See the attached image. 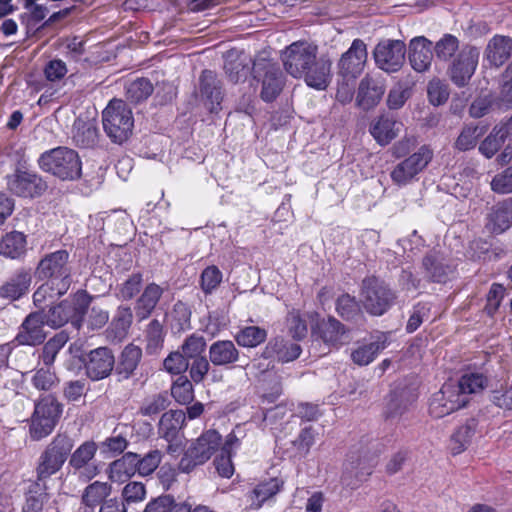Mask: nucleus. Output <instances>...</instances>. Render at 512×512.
<instances>
[{
  "label": "nucleus",
  "instance_id": "1",
  "mask_svg": "<svg viewBox=\"0 0 512 512\" xmlns=\"http://www.w3.org/2000/svg\"><path fill=\"white\" fill-rule=\"evenodd\" d=\"M91 297L86 291H78L70 301L65 299L56 305H50L48 310H38L42 312L46 325L57 329L64 326L69 321L76 328L83 326V316L88 312Z\"/></svg>",
  "mask_w": 512,
  "mask_h": 512
},
{
  "label": "nucleus",
  "instance_id": "2",
  "mask_svg": "<svg viewBox=\"0 0 512 512\" xmlns=\"http://www.w3.org/2000/svg\"><path fill=\"white\" fill-rule=\"evenodd\" d=\"M102 124L107 137L115 144H122L132 135V110L123 100L112 99L102 112Z\"/></svg>",
  "mask_w": 512,
  "mask_h": 512
},
{
  "label": "nucleus",
  "instance_id": "3",
  "mask_svg": "<svg viewBox=\"0 0 512 512\" xmlns=\"http://www.w3.org/2000/svg\"><path fill=\"white\" fill-rule=\"evenodd\" d=\"M39 165L45 172L62 180H75L81 176V161L73 149L57 147L43 153Z\"/></svg>",
  "mask_w": 512,
  "mask_h": 512
},
{
  "label": "nucleus",
  "instance_id": "4",
  "mask_svg": "<svg viewBox=\"0 0 512 512\" xmlns=\"http://www.w3.org/2000/svg\"><path fill=\"white\" fill-rule=\"evenodd\" d=\"M62 412V404L53 395H46L36 402L29 428L32 440L38 441L50 435Z\"/></svg>",
  "mask_w": 512,
  "mask_h": 512
},
{
  "label": "nucleus",
  "instance_id": "5",
  "mask_svg": "<svg viewBox=\"0 0 512 512\" xmlns=\"http://www.w3.org/2000/svg\"><path fill=\"white\" fill-rule=\"evenodd\" d=\"M395 299V293L378 278L370 277L363 280L361 301L369 314L383 315L392 307Z\"/></svg>",
  "mask_w": 512,
  "mask_h": 512
},
{
  "label": "nucleus",
  "instance_id": "6",
  "mask_svg": "<svg viewBox=\"0 0 512 512\" xmlns=\"http://www.w3.org/2000/svg\"><path fill=\"white\" fill-rule=\"evenodd\" d=\"M221 435L216 430H207L186 450L179 462V470L189 473L196 466L204 464L219 449Z\"/></svg>",
  "mask_w": 512,
  "mask_h": 512
},
{
  "label": "nucleus",
  "instance_id": "7",
  "mask_svg": "<svg viewBox=\"0 0 512 512\" xmlns=\"http://www.w3.org/2000/svg\"><path fill=\"white\" fill-rule=\"evenodd\" d=\"M253 77L261 81L260 97L265 102L274 101L284 86V77L279 66L265 57L253 61Z\"/></svg>",
  "mask_w": 512,
  "mask_h": 512
},
{
  "label": "nucleus",
  "instance_id": "8",
  "mask_svg": "<svg viewBox=\"0 0 512 512\" xmlns=\"http://www.w3.org/2000/svg\"><path fill=\"white\" fill-rule=\"evenodd\" d=\"M69 254L66 250H58L47 254L40 260L35 270L39 280H53L60 289L71 285V271L68 265Z\"/></svg>",
  "mask_w": 512,
  "mask_h": 512
},
{
  "label": "nucleus",
  "instance_id": "9",
  "mask_svg": "<svg viewBox=\"0 0 512 512\" xmlns=\"http://www.w3.org/2000/svg\"><path fill=\"white\" fill-rule=\"evenodd\" d=\"M98 445L92 440L84 441L73 452L71 451L68 468L82 482H88L100 473L95 456Z\"/></svg>",
  "mask_w": 512,
  "mask_h": 512
},
{
  "label": "nucleus",
  "instance_id": "10",
  "mask_svg": "<svg viewBox=\"0 0 512 512\" xmlns=\"http://www.w3.org/2000/svg\"><path fill=\"white\" fill-rule=\"evenodd\" d=\"M416 388L406 383H397L387 397L383 411L385 420L400 422L417 400Z\"/></svg>",
  "mask_w": 512,
  "mask_h": 512
},
{
  "label": "nucleus",
  "instance_id": "11",
  "mask_svg": "<svg viewBox=\"0 0 512 512\" xmlns=\"http://www.w3.org/2000/svg\"><path fill=\"white\" fill-rule=\"evenodd\" d=\"M433 152L427 146H421L403 161L399 162L391 171L390 177L394 184L405 186L411 183L431 162Z\"/></svg>",
  "mask_w": 512,
  "mask_h": 512
},
{
  "label": "nucleus",
  "instance_id": "12",
  "mask_svg": "<svg viewBox=\"0 0 512 512\" xmlns=\"http://www.w3.org/2000/svg\"><path fill=\"white\" fill-rule=\"evenodd\" d=\"M317 46L307 42H294L282 53L284 68L294 78H302L308 65L313 64L317 56Z\"/></svg>",
  "mask_w": 512,
  "mask_h": 512
},
{
  "label": "nucleus",
  "instance_id": "13",
  "mask_svg": "<svg viewBox=\"0 0 512 512\" xmlns=\"http://www.w3.org/2000/svg\"><path fill=\"white\" fill-rule=\"evenodd\" d=\"M406 52L407 48L403 41L384 39L375 46L373 57L379 69L387 73H395L402 68Z\"/></svg>",
  "mask_w": 512,
  "mask_h": 512
},
{
  "label": "nucleus",
  "instance_id": "14",
  "mask_svg": "<svg viewBox=\"0 0 512 512\" xmlns=\"http://www.w3.org/2000/svg\"><path fill=\"white\" fill-rule=\"evenodd\" d=\"M480 57L479 48L464 45L453 59L448 72L451 81L458 87L466 86L474 75Z\"/></svg>",
  "mask_w": 512,
  "mask_h": 512
},
{
  "label": "nucleus",
  "instance_id": "15",
  "mask_svg": "<svg viewBox=\"0 0 512 512\" xmlns=\"http://www.w3.org/2000/svg\"><path fill=\"white\" fill-rule=\"evenodd\" d=\"M466 406L464 396L454 382L443 384L441 389L434 393L429 403V413L434 418H442Z\"/></svg>",
  "mask_w": 512,
  "mask_h": 512
},
{
  "label": "nucleus",
  "instance_id": "16",
  "mask_svg": "<svg viewBox=\"0 0 512 512\" xmlns=\"http://www.w3.org/2000/svg\"><path fill=\"white\" fill-rule=\"evenodd\" d=\"M85 373L92 381H99L108 377L115 365L112 351L107 347H98L83 355Z\"/></svg>",
  "mask_w": 512,
  "mask_h": 512
},
{
  "label": "nucleus",
  "instance_id": "17",
  "mask_svg": "<svg viewBox=\"0 0 512 512\" xmlns=\"http://www.w3.org/2000/svg\"><path fill=\"white\" fill-rule=\"evenodd\" d=\"M367 58V45L361 39H354L337 63L338 73L344 78H357L363 72Z\"/></svg>",
  "mask_w": 512,
  "mask_h": 512
},
{
  "label": "nucleus",
  "instance_id": "18",
  "mask_svg": "<svg viewBox=\"0 0 512 512\" xmlns=\"http://www.w3.org/2000/svg\"><path fill=\"white\" fill-rule=\"evenodd\" d=\"M9 190L24 198H34L42 195L47 189V184L36 173L27 170H17L8 177Z\"/></svg>",
  "mask_w": 512,
  "mask_h": 512
},
{
  "label": "nucleus",
  "instance_id": "19",
  "mask_svg": "<svg viewBox=\"0 0 512 512\" xmlns=\"http://www.w3.org/2000/svg\"><path fill=\"white\" fill-rule=\"evenodd\" d=\"M43 317L42 312L36 311L25 318L16 336L20 345L36 346L44 342L47 335L44 331L46 321Z\"/></svg>",
  "mask_w": 512,
  "mask_h": 512
},
{
  "label": "nucleus",
  "instance_id": "20",
  "mask_svg": "<svg viewBox=\"0 0 512 512\" xmlns=\"http://www.w3.org/2000/svg\"><path fill=\"white\" fill-rule=\"evenodd\" d=\"M408 59L413 70L419 73L429 70L432 60V41L425 36H417L410 40Z\"/></svg>",
  "mask_w": 512,
  "mask_h": 512
},
{
  "label": "nucleus",
  "instance_id": "21",
  "mask_svg": "<svg viewBox=\"0 0 512 512\" xmlns=\"http://www.w3.org/2000/svg\"><path fill=\"white\" fill-rule=\"evenodd\" d=\"M401 128V122L394 116L384 113L372 120L369 132L379 145L386 146L398 136Z\"/></svg>",
  "mask_w": 512,
  "mask_h": 512
},
{
  "label": "nucleus",
  "instance_id": "22",
  "mask_svg": "<svg viewBox=\"0 0 512 512\" xmlns=\"http://www.w3.org/2000/svg\"><path fill=\"white\" fill-rule=\"evenodd\" d=\"M302 77L305 83L316 90H325L331 81V61L325 56L315 57Z\"/></svg>",
  "mask_w": 512,
  "mask_h": 512
},
{
  "label": "nucleus",
  "instance_id": "23",
  "mask_svg": "<svg viewBox=\"0 0 512 512\" xmlns=\"http://www.w3.org/2000/svg\"><path fill=\"white\" fill-rule=\"evenodd\" d=\"M200 93L210 112H217L223 99L221 82L211 70H204L200 76Z\"/></svg>",
  "mask_w": 512,
  "mask_h": 512
},
{
  "label": "nucleus",
  "instance_id": "24",
  "mask_svg": "<svg viewBox=\"0 0 512 512\" xmlns=\"http://www.w3.org/2000/svg\"><path fill=\"white\" fill-rule=\"evenodd\" d=\"M384 92L385 88L380 81L365 76L359 83L357 105L363 110H370L380 102Z\"/></svg>",
  "mask_w": 512,
  "mask_h": 512
},
{
  "label": "nucleus",
  "instance_id": "25",
  "mask_svg": "<svg viewBox=\"0 0 512 512\" xmlns=\"http://www.w3.org/2000/svg\"><path fill=\"white\" fill-rule=\"evenodd\" d=\"M208 355L214 366H231L240 358L239 350L231 340L213 342L209 347Z\"/></svg>",
  "mask_w": 512,
  "mask_h": 512
},
{
  "label": "nucleus",
  "instance_id": "26",
  "mask_svg": "<svg viewBox=\"0 0 512 512\" xmlns=\"http://www.w3.org/2000/svg\"><path fill=\"white\" fill-rule=\"evenodd\" d=\"M186 413L183 410H169L162 414L158 424V434L166 441L178 438L184 427Z\"/></svg>",
  "mask_w": 512,
  "mask_h": 512
},
{
  "label": "nucleus",
  "instance_id": "27",
  "mask_svg": "<svg viewBox=\"0 0 512 512\" xmlns=\"http://www.w3.org/2000/svg\"><path fill=\"white\" fill-rule=\"evenodd\" d=\"M301 347L299 344L274 338L266 345L263 355L266 358H276L280 362H290L299 357Z\"/></svg>",
  "mask_w": 512,
  "mask_h": 512
},
{
  "label": "nucleus",
  "instance_id": "28",
  "mask_svg": "<svg viewBox=\"0 0 512 512\" xmlns=\"http://www.w3.org/2000/svg\"><path fill=\"white\" fill-rule=\"evenodd\" d=\"M512 226V198H508L493 207L488 216V229L496 234L508 230Z\"/></svg>",
  "mask_w": 512,
  "mask_h": 512
},
{
  "label": "nucleus",
  "instance_id": "29",
  "mask_svg": "<svg viewBox=\"0 0 512 512\" xmlns=\"http://www.w3.org/2000/svg\"><path fill=\"white\" fill-rule=\"evenodd\" d=\"M136 453L127 452L109 465L108 477L112 482L124 483L138 473Z\"/></svg>",
  "mask_w": 512,
  "mask_h": 512
},
{
  "label": "nucleus",
  "instance_id": "30",
  "mask_svg": "<svg viewBox=\"0 0 512 512\" xmlns=\"http://www.w3.org/2000/svg\"><path fill=\"white\" fill-rule=\"evenodd\" d=\"M388 345V336L385 333H378L375 340L359 346L351 353V359L359 366H366L370 364Z\"/></svg>",
  "mask_w": 512,
  "mask_h": 512
},
{
  "label": "nucleus",
  "instance_id": "31",
  "mask_svg": "<svg viewBox=\"0 0 512 512\" xmlns=\"http://www.w3.org/2000/svg\"><path fill=\"white\" fill-rule=\"evenodd\" d=\"M512 52V38L495 35L487 44L485 55L490 64L499 67L503 65Z\"/></svg>",
  "mask_w": 512,
  "mask_h": 512
},
{
  "label": "nucleus",
  "instance_id": "32",
  "mask_svg": "<svg viewBox=\"0 0 512 512\" xmlns=\"http://www.w3.org/2000/svg\"><path fill=\"white\" fill-rule=\"evenodd\" d=\"M422 265L427 277L435 282H445L452 272V267L448 264L447 259L437 251L428 253L423 258Z\"/></svg>",
  "mask_w": 512,
  "mask_h": 512
},
{
  "label": "nucleus",
  "instance_id": "33",
  "mask_svg": "<svg viewBox=\"0 0 512 512\" xmlns=\"http://www.w3.org/2000/svg\"><path fill=\"white\" fill-rule=\"evenodd\" d=\"M50 499L46 483L30 482L25 492L22 512H43Z\"/></svg>",
  "mask_w": 512,
  "mask_h": 512
},
{
  "label": "nucleus",
  "instance_id": "34",
  "mask_svg": "<svg viewBox=\"0 0 512 512\" xmlns=\"http://www.w3.org/2000/svg\"><path fill=\"white\" fill-rule=\"evenodd\" d=\"M163 294V289L155 284H148L136 301L135 313L139 320L148 318Z\"/></svg>",
  "mask_w": 512,
  "mask_h": 512
},
{
  "label": "nucleus",
  "instance_id": "35",
  "mask_svg": "<svg viewBox=\"0 0 512 512\" xmlns=\"http://www.w3.org/2000/svg\"><path fill=\"white\" fill-rule=\"evenodd\" d=\"M318 330L324 343L329 346L339 347L347 342L348 337L344 325L333 317L320 322Z\"/></svg>",
  "mask_w": 512,
  "mask_h": 512
},
{
  "label": "nucleus",
  "instance_id": "36",
  "mask_svg": "<svg viewBox=\"0 0 512 512\" xmlns=\"http://www.w3.org/2000/svg\"><path fill=\"white\" fill-rule=\"evenodd\" d=\"M31 280V275L28 271H17L16 274L0 288V296L11 300L19 299L28 291Z\"/></svg>",
  "mask_w": 512,
  "mask_h": 512
},
{
  "label": "nucleus",
  "instance_id": "37",
  "mask_svg": "<svg viewBox=\"0 0 512 512\" xmlns=\"http://www.w3.org/2000/svg\"><path fill=\"white\" fill-rule=\"evenodd\" d=\"M70 286L65 285L64 289H60L57 282L53 280H45L33 294V303L36 307L45 309L44 306L52 304L55 300L67 293Z\"/></svg>",
  "mask_w": 512,
  "mask_h": 512
},
{
  "label": "nucleus",
  "instance_id": "38",
  "mask_svg": "<svg viewBox=\"0 0 512 512\" xmlns=\"http://www.w3.org/2000/svg\"><path fill=\"white\" fill-rule=\"evenodd\" d=\"M141 357L142 350L140 347L134 344L127 345L119 357L117 373L124 379L130 378L138 367Z\"/></svg>",
  "mask_w": 512,
  "mask_h": 512
},
{
  "label": "nucleus",
  "instance_id": "39",
  "mask_svg": "<svg viewBox=\"0 0 512 512\" xmlns=\"http://www.w3.org/2000/svg\"><path fill=\"white\" fill-rule=\"evenodd\" d=\"M112 486L107 482L94 481L85 487L82 493L81 501L86 508L91 511L98 506L102 505L105 499L111 494Z\"/></svg>",
  "mask_w": 512,
  "mask_h": 512
},
{
  "label": "nucleus",
  "instance_id": "40",
  "mask_svg": "<svg viewBox=\"0 0 512 512\" xmlns=\"http://www.w3.org/2000/svg\"><path fill=\"white\" fill-rule=\"evenodd\" d=\"M143 512H191V504L178 502L172 495L165 494L150 500Z\"/></svg>",
  "mask_w": 512,
  "mask_h": 512
},
{
  "label": "nucleus",
  "instance_id": "41",
  "mask_svg": "<svg viewBox=\"0 0 512 512\" xmlns=\"http://www.w3.org/2000/svg\"><path fill=\"white\" fill-rule=\"evenodd\" d=\"M26 252V237L22 232L12 231L2 237L0 254L11 259H17Z\"/></svg>",
  "mask_w": 512,
  "mask_h": 512
},
{
  "label": "nucleus",
  "instance_id": "42",
  "mask_svg": "<svg viewBox=\"0 0 512 512\" xmlns=\"http://www.w3.org/2000/svg\"><path fill=\"white\" fill-rule=\"evenodd\" d=\"M253 64L251 58L242 54L235 59H227L224 65L225 73L233 83L245 81L253 73L250 64Z\"/></svg>",
  "mask_w": 512,
  "mask_h": 512
},
{
  "label": "nucleus",
  "instance_id": "43",
  "mask_svg": "<svg viewBox=\"0 0 512 512\" xmlns=\"http://www.w3.org/2000/svg\"><path fill=\"white\" fill-rule=\"evenodd\" d=\"M281 484L277 478H271L265 482L259 483L248 495L250 507L259 509L263 503L280 491Z\"/></svg>",
  "mask_w": 512,
  "mask_h": 512
},
{
  "label": "nucleus",
  "instance_id": "44",
  "mask_svg": "<svg viewBox=\"0 0 512 512\" xmlns=\"http://www.w3.org/2000/svg\"><path fill=\"white\" fill-rule=\"evenodd\" d=\"M488 383L487 377L482 373H465L454 385L459 389V393L464 396L466 404L469 401V395L481 392Z\"/></svg>",
  "mask_w": 512,
  "mask_h": 512
},
{
  "label": "nucleus",
  "instance_id": "45",
  "mask_svg": "<svg viewBox=\"0 0 512 512\" xmlns=\"http://www.w3.org/2000/svg\"><path fill=\"white\" fill-rule=\"evenodd\" d=\"M63 465L64 462L44 450L38 459L34 482L46 483L47 479L59 472Z\"/></svg>",
  "mask_w": 512,
  "mask_h": 512
},
{
  "label": "nucleus",
  "instance_id": "46",
  "mask_svg": "<svg viewBox=\"0 0 512 512\" xmlns=\"http://www.w3.org/2000/svg\"><path fill=\"white\" fill-rule=\"evenodd\" d=\"M73 140L79 147H92L97 143L98 129L90 122L76 121L74 124Z\"/></svg>",
  "mask_w": 512,
  "mask_h": 512
},
{
  "label": "nucleus",
  "instance_id": "47",
  "mask_svg": "<svg viewBox=\"0 0 512 512\" xmlns=\"http://www.w3.org/2000/svg\"><path fill=\"white\" fill-rule=\"evenodd\" d=\"M74 447V440L66 433H58L44 450L57 457L62 462H66Z\"/></svg>",
  "mask_w": 512,
  "mask_h": 512
},
{
  "label": "nucleus",
  "instance_id": "48",
  "mask_svg": "<svg viewBox=\"0 0 512 512\" xmlns=\"http://www.w3.org/2000/svg\"><path fill=\"white\" fill-rule=\"evenodd\" d=\"M267 332L258 326H246L235 335V341L239 346L253 348L266 340Z\"/></svg>",
  "mask_w": 512,
  "mask_h": 512
},
{
  "label": "nucleus",
  "instance_id": "49",
  "mask_svg": "<svg viewBox=\"0 0 512 512\" xmlns=\"http://www.w3.org/2000/svg\"><path fill=\"white\" fill-rule=\"evenodd\" d=\"M360 464V462L355 464L354 461H349L345 464L341 480L343 484L351 489L357 488L359 484L365 481L372 472L370 467L359 468Z\"/></svg>",
  "mask_w": 512,
  "mask_h": 512
},
{
  "label": "nucleus",
  "instance_id": "50",
  "mask_svg": "<svg viewBox=\"0 0 512 512\" xmlns=\"http://www.w3.org/2000/svg\"><path fill=\"white\" fill-rule=\"evenodd\" d=\"M434 53L440 61H450L459 50V40L456 36L446 33L433 46Z\"/></svg>",
  "mask_w": 512,
  "mask_h": 512
},
{
  "label": "nucleus",
  "instance_id": "51",
  "mask_svg": "<svg viewBox=\"0 0 512 512\" xmlns=\"http://www.w3.org/2000/svg\"><path fill=\"white\" fill-rule=\"evenodd\" d=\"M153 92V85L147 78H138L126 86V97L132 103L146 100Z\"/></svg>",
  "mask_w": 512,
  "mask_h": 512
},
{
  "label": "nucleus",
  "instance_id": "52",
  "mask_svg": "<svg viewBox=\"0 0 512 512\" xmlns=\"http://www.w3.org/2000/svg\"><path fill=\"white\" fill-rule=\"evenodd\" d=\"M476 427V421L474 419H469L454 432L452 435V442L455 446L452 447V450L455 454L461 453L470 443L476 431Z\"/></svg>",
  "mask_w": 512,
  "mask_h": 512
},
{
  "label": "nucleus",
  "instance_id": "53",
  "mask_svg": "<svg viewBox=\"0 0 512 512\" xmlns=\"http://www.w3.org/2000/svg\"><path fill=\"white\" fill-rule=\"evenodd\" d=\"M68 341V336L61 332L56 334L53 338L48 340L42 349L41 360L45 367L51 368L53 365L57 354L64 347L66 342Z\"/></svg>",
  "mask_w": 512,
  "mask_h": 512
},
{
  "label": "nucleus",
  "instance_id": "54",
  "mask_svg": "<svg viewBox=\"0 0 512 512\" xmlns=\"http://www.w3.org/2000/svg\"><path fill=\"white\" fill-rule=\"evenodd\" d=\"M223 274L216 265L207 266L200 275V288L205 295L212 294L221 284Z\"/></svg>",
  "mask_w": 512,
  "mask_h": 512
},
{
  "label": "nucleus",
  "instance_id": "55",
  "mask_svg": "<svg viewBox=\"0 0 512 512\" xmlns=\"http://www.w3.org/2000/svg\"><path fill=\"white\" fill-rule=\"evenodd\" d=\"M484 133V127L465 126L455 142V147L460 151L470 150L476 146L478 139Z\"/></svg>",
  "mask_w": 512,
  "mask_h": 512
},
{
  "label": "nucleus",
  "instance_id": "56",
  "mask_svg": "<svg viewBox=\"0 0 512 512\" xmlns=\"http://www.w3.org/2000/svg\"><path fill=\"white\" fill-rule=\"evenodd\" d=\"M169 404L170 399L167 393L155 394L143 401L139 413L143 416H154L165 410Z\"/></svg>",
  "mask_w": 512,
  "mask_h": 512
},
{
  "label": "nucleus",
  "instance_id": "57",
  "mask_svg": "<svg viewBox=\"0 0 512 512\" xmlns=\"http://www.w3.org/2000/svg\"><path fill=\"white\" fill-rule=\"evenodd\" d=\"M24 8L26 12L21 14L20 19L22 24L26 25L29 30L36 29L49 12L47 6L42 4H32Z\"/></svg>",
  "mask_w": 512,
  "mask_h": 512
},
{
  "label": "nucleus",
  "instance_id": "58",
  "mask_svg": "<svg viewBox=\"0 0 512 512\" xmlns=\"http://www.w3.org/2000/svg\"><path fill=\"white\" fill-rule=\"evenodd\" d=\"M133 320V313L130 307H118L115 317L111 322V327L115 331V337L123 338L130 328Z\"/></svg>",
  "mask_w": 512,
  "mask_h": 512
},
{
  "label": "nucleus",
  "instance_id": "59",
  "mask_svg": "<svg viewBox=\"0 0 512 512\" xmlns=\"http://www.w3.org/2000/svg\"><path fill=\"white\" fill-rule=\"evenodd\" d=\"M162 460V452L160 450H151L143 457L136 453V465L138 473L141 476L152 474L159 466Z\"/></svg>",
  "mask_w": 512,
  "mask_h": 512
},
{
  "label": "nucleus",
  "instance_id": "60",
  "mask_svg": "<svg viewBox=\"0 0 512 512\" xmlns=\"http://www.w3.org/2000/svg\"><path fill=\"white\" fill-rule=\"evenodd\" d=\"M191 380L186 376H180L171 387V395L180 404H188L194 398Z\"/></svg>",
  "mask_w": 512,
  "mask_h": 512
},
{
  "label": "nucleus",
  "instance_id": "61",
  "mask_svg": "<svg viewBox=\"0 0 512 512\" xmlns=\"http://www.w3.org/2000/svg\"><path fill=\"white\" fill-rule=\"evenodd\" d=\"M289 334L296 340L303 339L308 332L306 319L298 310H291L286 318Z\"/></svg>",
  "mask_w": 512,
  "mask_h": 512
},
{
  "label": "nucleus",
  "instance_id": "62",
  "mask_svg": "<svg viewBox=\"0 0 512 512\" xmlns=\"http://www.w3.org/2000/svg\"><path fill=\"white\" fill-rule=\"evenodd\" d=\"M142 274L133 273L117 288V297L122 300H130L136 296L142 287Z\"/></svg>",
  "mask_w": 512,
  "mask_h": 512
},
{
  "label": "nucleus",
  "instance_id": "63",
  "mask_svg": "<svg viewBox=\"0 0 512 512\" xmlns=\"http://www.w3.org/2000/svg\"><path fill=\"white\" fill-rule=\"evenodd\" d=\"M505 141L496 125L490 134L481 142L479 151L486 158L490 159L498 152Z\"/></svg>",
  "mask_w": 512,
  "mask_h": 512
},
{
  "label": "nucleus",
  "instance_id": "64",
  "mask_svg": "<svg viewBox=\"0 0 512 512\" xmlns=\"http://www.w3.org/2000/svg\"><path fill=\"white\" fill-rule=\"evenodd\" d=\"M206 349V340L202 335L192 334L188 336L183 344L181 350L184 356L188 359L202 357V353Z\"/></svg>",
  "mask_w": 512,
  "mask_h": 512
}]
</instances>
